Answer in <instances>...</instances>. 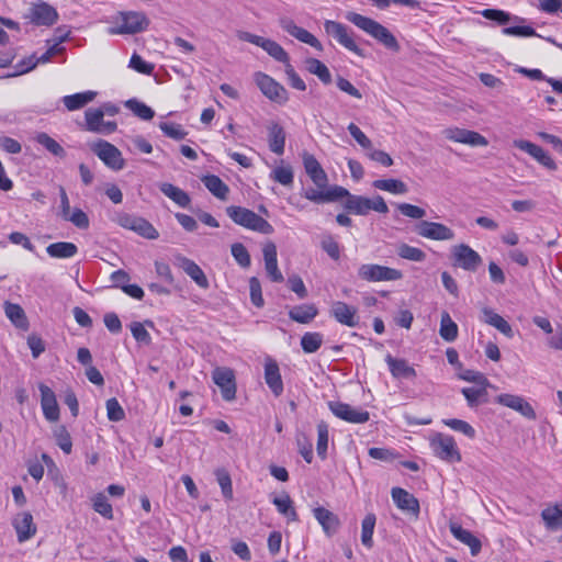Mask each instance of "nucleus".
<instances>
[{
    "instance_id": "nucleus-48",
    "label": "nucleus",
    "mask_w": 562,
    "mask_h": 562,
    "mask_svg": "<svg viewBox=\"0 0 562 562\" xmlns=\"http://www.w3.org/2000/svg\"><path fill=\"white\" fill-rule=\"evenodd\" d=\"M92 508L102 517L113 519V508L103 493H98L92 497Z\"/></svg>"
},
{
    "instance_id": "nucleus-12",
    "label": "nucleus",
    "mask_w": 562,
    "mask_h": 562,
    "mask_svg": "<svg viewBox=\"0 0 562 562\" xmlns=\"http://www.w3.org/2000/svg\"><path fill=\"white\" fill-rule=\"evenodd\" d=\"M442 134L449 140L469 145L471 147H486L488 145L487 138L475 131L460 127H448L442 131Z\"/></svg>"
},
{
    "instance_id": "nucleus-4",
    "label": "nucleus",
    "mask_w": 562,
    "mask_h": 562,
    "mask_svg": "<svg viewBox=\"0 0 562 562\" xmlns=\"http://www.w3.org/2000/svg\"><path fill=\"white\" fill-rule=\"evenodd\" d=\"M429 446L434 456L445 462L457 463L462 460L461 452L452 436L435 432L429 438Z\"/></svg>"
},
{
    "instance_id": "nucleus-56",
    "label": "nucleus",
    "mask_w": 562,
    "mask_h": 562,
    "mask_svg": "<svg viewBox=\"0 0 562 562\" xmlns=\"http://www.w3.org/2000/svg\"><path fill=\"white\" fill-rule=\"evenodd\" d=\"M133 232L137 233L139 236L147 239H157L159 237L158 231L149 223L147 220L143 217H138L136 224L134 226Z\"/></svg>"
},
{
    "instance_id": "nucleus-42",
    "label": "nucleus",
    "mask_w": 562,
    "mask_h": 562,
    "mask_svg": "<svg viewBox=\"0 0 562 562\" xmlns=\"http://www.w3.org/2000/svg\"><path fill=\"white\" fill-rule=\"evenodd\" d=\"M273 505L277 507L278 512L283 515L290 521L297 520V514L295 508L293 507V502L288 494H283L281 496L274 497L272 499Z\"/></svg>"
},
{
    "instance_id": "nucleus-15",
    "label": "nucleus",
    "mask_w": 562,
    "mask_h": 562,
    "mask_svg": "<svg viewBox=\"0 0 562 562\" xmlns=\"http://www.w3.org/2000/svg\"><path fill=\"white\" fill-rule=\"evenodd\" d=\"M280 27L297 41L307 44L318 52L323 50L322 43L307 30L296 25L293 19L289 16H281L279 20Z\"/></svg>"
},
{
    "instance_id": "nucleus-16",
    "label": "nucleus",
    "mask_w": 562,
    "mask_h": 562,
    "mask_svg": "<svg viewBox=\"0 0 562 562\" xmlns=\"http://www.w3.org/2000/svg\"><path fill=\"white\" fill-rule=\"evenodd\" d=\"M454 265L467 271H475L482 263V257L467 244H460L452 248Z\"/></svg>"
},
{
    "instance_id": "nucleus-57",
    "label": "nucleus",
    "mask_w": 562,
    "mask_h": 562,
    "mask_svg": "<svg viewBox=\"0 0 562 562\" xmlns=\"http://www.w3.org/2000/svg\"><path fill=\"white\" fill-rule=\"evenodd\" d=\"M54 437L57 446L66 453L69 454L72 450V441L70 434L65 426H58L54 430Z\"/></svg>"
},
{
    "instance_id": "nucleus-3",
    "label": "nucleus",
    "mask_w": 562,
    "mask_h": 562,
    "mask_svg": "<svg viewBox=\"0 0 562 562\" xmlns=\"http://www.w3.org/2000/svg\"><path fill=\"white\" fill-rule=\"evenodd\" d=\"M148 25L149 20L143 12H120L115 18V25L109 27L108 33L111 35L135 34L145 31Z\"/></svg>"
},
{
    "instance_id": "nucleus-22",
    "label": "nucleus",
    "mask_w": 562,
    "mask_h": 562,
    "mask_svg": "<svg viewBox=\"0 0 562 562\" xmlns=\"http://www.w3.org/2000/svg\"><path fill=\"white\" fill-rule=\"evenodd\" d=\"M175 265L182 269L200 288L209 289L210 283L205 273L193 260L182 255H176Z\"/></svg>"
},
{
    "instance_id": "nucleus-33",
    "label": "nucleus",
    "mask_w": 562,
    "mask_h": 562,
    "mask_svg": "<svg viewBox=\"0 0 562 562\" xmlns=\"http://www.w3.org/2000/svg\"><path fill=\"white\" fill-rule=\"evenodd\" d=\"M269 149L277 154L283 155L285 146L284 128L278 123H271L268 127Z\"/></svg>"
},
{
    "instance_id": "nucleus-24",
    "label": "nucleus",
    "mask_w": 562,
    "mask_h": 562,
    "mask_svg": "<svg viewBox=\"0 0 562 562\" xmlns=\"http://www.w3.org/2000/svg\"><path fill=\"white\" fill-rule=\"evenodd\" d=\"M12 525L16 531L18 541L20 543L27 541L36 533V526L33 521V516L29 512L18 514Z\"/></svg>"
},
{
    "instance_id": "nucleus-34",
    "label": "nucleus",
    "mask_w": 562,
    "mask_h": 562,
    "mask_svg": "<svg viewBox=\"0 0 562 562\" xmlns=\"http://www.w3.org/2000/svg\"><path fill=\"white\" fill-rule=\"evenodd\" d=\"M97 97V92L92 90L68 94L63 97V103L68 111H77L92 102Z\"/></svg>"
},
{
    "instance_id": "nucleus-62",
    "label": "nucleus",
    "mask_w": 562,
    "mask_h": 562,
    "mask_svg": "<svg viewBox=\"0 0 562 562\" xmlns=\"http://www.w3.org/2000/svg\"><path fill=\"white\" fill-rule=\"evenodd\" d=\"M486 387L487 386L462 389L461 392L464 395L470 407L476 406L480 403L481 397L486 395Z\"/></svg>"
},
{
    "instance_id": "nucleus-10",
    "label": "nucleus",
    "mask_w": 562,
    "mask_h": 562,
    "mask_svg": "<svg viewBox=\"0 0 562 562\" xmlns=\"http://www.w3.org/2000/svg\"><path fill=\"white\" fill-rule=\"evenodd\" d=\"M358 276L368 282L397 281L403 278L401 270L374 263L361 265Z\"/></svg>"
},
{
    "instance_id": "nucleus-7",
    "label": "nucleus",
    "mask_w": 562,
    "mask_h": 562,
    "mask_svg": "<svg viewBox=\"0 0 562 562\" xmlns=\"http://www.w3.org/2000/svg\"><path fill=\"white\" fill-rule=\"evenodd\" d=\"M254 80L262 94L272 102L284 104L289 100L285 88L267 74L256 72Z\"/></svg>"
},
{
    "instance_id": "nucleus-13",
    "label": "nucleus",
    "mask_w": 562,
    "mask_h": 562,
    "mask_svg": "<svg viewBox=\"0 0 562 562\" xmlns=\"http://www.w3.org/2000/svg\"><path fill=\"white\" fill-rule=\"evenodd\" d=\"M328 407L336 417L351 424H363L370 418L369 412L339 401L329 402Z\"/></svg>"
},
{
    "instance_id": "nucleus-43",
    "label": "nucleus",
    "mask_w": 562,
    "mask_h": 562,
    "mask_svg": "<svg viewBox=\"0 0 562 562\" xmlns=\"http://www.w3.org/2000/svg\"><path fill=\"white\" fill-rule=\"evenodd\" d=\"M439 334L440 337L448 342L454 341L458 337V325L447 312L441 314Z\"/></svg>"
},
{
    "instance_id": "nucleus-50",
    "label": "nucleus",
    "mask_w": 562,
    "mask_h": 562,
    "mask_svg": "<svg viewBox=\"0 0 562 562\" xmlns=\"http://www.w3.org/2000/svg\"><path fill=\"white\" fill-rule=\"evenodd\" d=\"M270 178L285 187L292 186L294 180L293 170L290 166H279L272 170Z\"/></svg>"
},
{
    "instance_id": "nucleus-55",
    "label": "nucleus",
    "mask_w": 562,
    "mask_h": 562,
    "mask_svg": "<svg viewBox=\"0 0 562 562\" xmlns=\"http://www.w3.org/2000/svg\"><path fill=\"white\" fill-rule=\"evenodd\" d=\"M159 128L162 133L175 140L184 139L188 135V132L182 127V125L172 122H161L159 124Z\"/></svg>"
},
{
    "instance_id": "nucleus-11",
    "label": "nucleus",
    "mask_w": 562,
    "mask_h": 562,
    "mask_svg": "<svg viewBox=\"0 0 562 562\" xmlns=\"http://www.w3.org/2000/svg\"><path fill=\"white\" fill-rule=\"evenodd\" d=\"M324 30L346 49L359 56H363V50L357 45L345 24L331 20H326L324 22Z\"/></svg>"
},
{
    "instance_id": "nucleus-49",
    "label": "nucleus",
    "mask_w": 562,
    "mask_h": 562,
    "mask_svg": "<svg viewBox=\"0 0 562 562\" xmlns=\"http://www.w3.org/2000/svg\"><path fill=\"white\" fill-rule=\"evenodd\" d=\"M323 344V335L321 333H305L301 338V347L304 352H316Z\"/></svg>"
},
{
    "instance_id": "nucleus-37",
    "label": "nucleus",
    "mask_w": 562,
    "mask_h": 562,
    "mask_svg": "<svg viewBox=\"0 0 562 562\" xmlns=\"http://www.w3.org/2000/svg\"><path fill=\"white\" fill-rule=\"evenodd\" d=\"M46 252L52 258L68 259L77 255L78 247L70 241H58L48 245Z\"/></svg>"
},
{
    "instance_id": "nucleus-14",
    "label": "nucleus",
    "mask_w": 562,
    "mask_h": 562,
    "mask_svg": "<svg viewBox=\"0 0 562 562\" xmlns=\"http://www.w3.org/2000/svg\"><path fill=\"white\" fill-rule=\"evenodd\" d=\"M85 130L91 133L109 135L116 131L117 124L114 121H104L102 111L90 108L85 112Z\"/></svg>"
},
{
    "instance_id": "nucleus-64",
    "label": "nucleus",
    "mask_w": 562,
    "mask_h": 562,
    "mask_svg": "<svg viewBox=\"0 0 562 562\" xmlns=\"http://www.w3.org/2000/svg\"><path fill=\"white\" fill-rule=\"evenodd\" d=\"M322 248L323 250L334 260H338L340 257V248L338 243L334 239L333 236L326 235L322 239Z\"/></svg>"
},
{
    "instance_id": "nucleus-51",
    "label": "nucleus",
    "mask_w": 562,
    "mask_h": 562,
    "mask_svg": "<svg viewBox=\"0 0 562 562\" xmlns=\"http://www.w3.org/2000/svg\"><path fill=\"white\" fill-rule=\"evenodd\" d=\"M126 108L130 109L136 116L144 121H149L154 117L155 112L151 108L143 102L135 99L127 100L125 103Z\"/></svg>"
},
{
    "instance_id": "nucleus-1",
    "label": "nucleus",
    "mask_w": 562,
    "mask_h": 562,
    "mask_svg": "<svg viewBox=\"0 0 562 562\" xmlns=\"http://www.w3.org/2000/svg\"><path fill=\"white\" fill-rule=\"evenodd\" d=\"M346 19L355 24L357 27L375 38L386 48L397 52L400 49V45L395 36L381 23L375 20L364 16L362 14L356 12H349L346 15Z\"/></svg>"
},
{
    "instance_id": "nucleus-18",
    "label": "nucleus",
    "mask_w": 562,
    "mask_h": 562,
    "mask_svg": "<svg viewBox=\"0 0 562 562\" xmlns=\"http://www.w3.org/2000/svg\"><path fill=\"white\" fill-rule=\"evenodd\" d=\"M514 147L527 153L533 159H536L540 165L549 170H557L558 165L553 160V158L539 145H536L529 140L525 139H514Z\"/></svg>"
},
{
    "instance_id": "nucleus-36",
    "label": "nucleus",
    "mask_w": 562,
    "mask_h": 562,
    "mask_svg": "<svg viewBox=\"0 0 562 562\" xmlns=\"http://www.w3.org/2000/svg\"><path fill=\"white\" fill-rule=\"evenodd\" d=\"M541 518L548 530L562 529V504L546 507L541 512Z\"/></svg>"
},
{
    "instance_id": "nucleus-28",
    "label": "nucleus",
    "mask_w": 562,
    "mask_h": 562,
    "mask_svg": "<svg viewBox=\"0 0 562 562\" xmlns=\"http://www.w3.org/2000/svg\"><path fill=\"white\" fill-rule=\"evenodd\" d=\"M304 168L316 187L323 189L327 184V175L317 161V159L310 154L303 157Z\"/></svg>"
},
{
    "instance_id": "nucleus-44",
    "label": "nucleus",
    "mask_w": 562,
    "mask_h": 562,
    "mask_svg": "<svg viewBox=\"0 0 562 562\" xmlns=\"http://www.w3.org/2000/svg\"><path fill=\"white\" fill-rule=\"evenodd\" d=\"M306 69L318 77V79L328 85L331 81V75L327 66L316 58H307L305 60Z\"/></svg>"
},
{
    "instance_id": "nucleus-32",
    "label": "nucleus",
    "mask_w": 562,
    "mask_h": 562,
    "mask_svg": "<svg viewBox=\"0 0 562 562\" xmlns=\"http://www.w3.org/2000/svg\"><path fill=\"white\" fill-rule=\"evenodd\" d=\"M313 514L326 535L331 536L337 531L339 519L334 513L324 507H316Z\"/></svg>"
},
{
    "instance_id": "nucleus-19",
    "label": "nucleus",
    "mask_w": 562,
    "mask_h": 562,
    "mask_svg": "<svg viewBox=\"0 0 562 562\" xmlns=\"http://www.w3.org/2000/svg\"><path fill=\"white\" fill-rule=\"evenodd\" d=\"M41 407L44 417L52 423L59 419V406L54 391L44 383H40Z\"/></svg>"
},
{
    "instance_id": "nucleus-39",
    "label": "nucleus",
    "mask_w": 562,
    "mask_h": 562,
    "mask_svg": "<svg viewBox=\"0 0 562 562\" xmlns=\"http://www.w3.org/2000/svg\"><path fill=\"white\" fill-rule=\"evenodd\" d=\"M317 314L318 310L314 304L296 305L289 311V317L300 324L311 323Z\"/></svg>"
},
{
    "instance_id": "nucleus-46",
    "label": "nucleus",
    "mask_w": 562,
    "mask_h": 562,
    "mask_svg": "<svg viewBox=\"0 0 562 562\" xmlns=\"http://www.w3.org/2000/svg\"><path fill=\"white\" fill-rule=\"evenodd\" d=\"M375 515L374 514H368L361 525V542L367 548H372L373 546V531L375 527Z\"/></svg>"
},
{
    "instance_id": "nucleus-52",
    "label": "nucleus",
    "mask_w": 562,
    "mask_h": 562,
    "mask_svg": "<svg viewBox=\"0 0 562 562\" xmlns=\"http://www.w3.org/2000/svg\"><path fill=\"white\" fill-rule=\"evenodd\" d=\"M328 448V426L325 422L317 425V445L316 450L321 459H326Z\"/></svg>"
},
{
    "instance_id": "nucleus-8",
    "label": "nucleus",
    "mask_w": 562,
    "mask_h": 562,
    "mask_svg": "<svg viewBox=\"0 0 562 562\" xmlns=\"http://www.w3.org/2000/svg\"><path fill=\"white\" fill-rule=\"evenodd\" d=\"M414 231L418 236L436 241H450L456 237L452 228L439 222L419 221Z\"/></svg>"
},
{
    "instance_id": "nucleus-35",
    "label": "nucleus",
    "mask_w": 562,
    "mask_h": 562,
    "mask_svg": "<svg viewBox=\"0 0 562 562\" xmlns=\"http://www.w3.org/2000/svg\"><path fill=\"white\" fill-rule=\"evenodd\" d=\"M159 190L180 207L186 209L191 203L190 195L184 190L173 186L172 183L162 182L159 184Z\"/></svg>"
},
{
    "instance_id": "nucleus-20",
    "label": "nucleus",
    "mask_w": 562,
    "mask_h": 562,
    "mask_svg": "<svg viewBox=\"0 0 562 562\" xmlns=\"http://www.w3.org/2000/svg\"><path fill=\"white\" fill-rule=\"evenodd\" d=\"M265 381L272 392V394L279 397L284 390L282 376L280 373L279 364L271 357L265 359Z\"/></svg>"
},
{
    "instance_id": "nucleus-5",
    "label": "nucleus",
    "mask_w": 562,
    "mask_h": 562,
    "mask_svg": "<svg viewBox=\"0 0 562 562\" xmlns=\"http://www.w3.org/2000/svg\"><path fill=\"white\" fill-rule=\"evenodd\" d=\"M344 207L355 215H368L370 211L381 214L389 212V206L381 195H375L372 199L362 195H350L344 203Z\"/></svg>"
},
{
    "instance_id": "nucleus-63",
    "label": "nucleus",
    "mask_w": 562,
    "mask_h": 562,
    "mask_svg": "<svg viewBox=\"0 0 562 562\" xmlns=\"http://www.w3.org/2000/svg\"><path fill=\"white\" fill-rule=\"evenodd\" d=\"M131 331L135 340L143 345H149L151 342V337L148 330L145 328V325L139 322H134L131 324Z\"/></svg>"
},
{
    "instance_id": "nucleus-2",
    "label": "nucleus",
    "mask_w": 562,
    "mask_h": 562,
    "mask_svg": "<svg viewBox=\"0 0 562 562\" xmlns=\"http://www.w3.org/2000/svg\"><path fill=\"white\" fill-rule=\"evenodd\" d=\"M228 217L237 225L247 229L270 235L274 232L273 226L254 211L241 206H228L226 209Z\"/></svg>"
},
{
    "instance_id": "nucleus-21",
    "label": "nucleus",
    "mask_w": 562,
    "mask_h": 562,
    "mask_svg": "<svg viewBox=\"0 0 562 562\" xmlns=\"http://www.w3.org/2000/svg\"><path fill=\"white\" fill-rule=\"evenodd\" d=\"M495 402L518 412L529 419L536 418L535 409L522 396L505 393L497 395Z\"/></svg>"
},
{
    "instance_id": "nucleus-59",
    "label": "nucleus",
    "mask_w": 562,
    "mask_h": 562,
    "mask_svg": "<svg viewBox=\"0 0 562 562\" xmlns=\"http://www.w3.org/2000/svg\"><path fill=\"white\" fill-rule=\"evenodd\" d=\"M231 252L236 262L243 267L248 268L251 263L250 255L247 248L241 243H235L231 247Z\"/></svg>"
},
{
    "instance_id": "nucleus-60",
    "label": "nucleus",
    "mask_w": 562,
    "mask_h": 562,
    "mask_svg": "<svg viewBox=\"0 0 562 562\" xmlns=\"http://www.w3.org/2000/svg\"><path fill=\"white\" fill-rule=\"evenodd\" d=\"M396 207L402 215L413 220L423 221V218L426 216V211L423 207L411 203H398Z\"/></svg>"
},
{
    "instance_id": "nucleus-25",
    "label": "nucleus",
    "mask_w": 562,
    "mask_h": 562,
    "mask_svg": "<svg viewBox=\"0 0 562 562\" xmlns=\"http://www.w3.org/2000/svg\"><path fill=\"white\" fill-rule=\"evenodd\" d=\"M262 254L268 277L273 282H282L284 278L278 268V254L276 245L272 241L267 243L263 246Z\"/></svg>"
},
{
    "instance_id": "nucleus-40",
    "label": "nucleus",
    "mask_w": 562,
    "mask_h": 562,
    "mask_svg": "<svg viewBox=\"0 0 562 562\" xmlns=\"http://www.w3.org/2000/svg\"><path fill=\"white\" fill-rule=\"evenodd\" d=\"M4 313L15 327L23 330H26L29 328L26 315L19 304L5 302Z\"/></svg>"
},
{
    "instance_id": "nucleus-29",
    "label": "nucleus",
    "mask_w": 562,
    "mask_h": 562,
    "mask_svg": "<svg viewBox=\"0 0 562 562\" xmlns=\"http://www.w3.org/2000/svg\"><path fill=\"white\" fill-rule=\"evenodd\" d=\"M385 362L395 379H414L417 375L416 370L405 359L394 358L389 353Z\"/></svg>"
},
{
    "instance_id": "nucleus-47",
    "label": "nucleus",
    "mask_w": 562,
    "mask_h": 562,
    "mask_svg": "<svg viewBox=\"0 0 562 562\" xmlns=\"http://www.w3.org/2000/svg\"><path fill=\"white\" fill-rule=\"evenodd\" d=\"M480 14L487 20L495 21L499 25H505L512 20L519 22L524 21L519 16L512 18L508 12L498 9H484L480 12Z\"/></svg>"
},
{
    "instance_id": "nucleus-45",
    "label": "nucleus",
    "mask_w": 562,
    "mask_h": 562,
    "mask_svg": "<svg viewBox=\"0 0 562 562\" xmlns=\"http://www.w3.org/2000/svg\"><path fill=\"white\" fill-rule=\"evenodd\" d=\"M35 140L40 145H42L46 150H48L50 154H53L54 156H57V157H60V158L66 156L65 149L60 146L59 143H57L48 134H46V133H38L35 136Z\"/></svg>"
},
{
    "instance_id": "nucleus-53",
    "label": "nucleus",
    "mask_w": 562,
    "mask_h": 562,
    "mask_svg": "<svg viewBox=\"0 0 562 562\" xmlns=\"http://www.w3.org/2000/svg\"><path fill=\"white\" fill-rule=\"evenodd\" d=\"M397 255L403 259L415 262L424 261L426 258V254L422 249L407 244H402L398 246Z\"/></svg>"
},
{
    "instance_id": "nucleus-54",
    "label": "nucleus",
    "mask_w": 562,
    "mask_h": 562,
    "mask_svg": "<svg viewBox=\"0 0 562 562\" xmlns=\"http://www.w3.org/2000/svg\"><path fill=\"white\" fill-rule=\"evenodd\" d=\"M442 423L454 431L461 432L470 439L475 437V429L465 420L457 418L442 419Z\"/></svg>"
},
{
    "instance_id": "nucleus-27",
    "label": "nucleus",
    "mask_w": 562,
    "mask_h": 562,
    "mask_svg": "<svg viewBox=\"0 0 562 562\" xmlns=\"http://www.w3.org/2000/svg\"><path fill=\"white\" fill-rule=\"evenodd\" d=\"M391 494L394 503L400 509L411 513L414 516L418 515L419 503L414 495L401 487H393Z\"/></svg>"
},
{
    "instance_id": "nucleus-26",
    "label": "nucleus",
    "mask_w": 562,
    "mask_h": 562,
    "mask_svg": "<svg viewBox=\"0 0 562 562\" xmlns=\"http://www.w3.org/2000/svg\"><path fill=\"white\" fill-rule=\"evenodd\" d=\"M330 315L340 324L348 327L358 325L357 308L345 302H334L330 308Z\"/></svg>"
},
{
    "instance_id": "nucleus-41",
    "label": "nucleus",
    "mask_w": 562,
    "mask_h": 562,
    "mask_svg": "<svg viewBox=\"0 0 562 562\" xmlns=\"http://www.w3.org/2000/svg\"><path fill=\"white\" fill-rule=\"evenodd\" d=\"M373 188L390 192L392 194H406L408 187L398 179H379L373 181Z\"/></svg>"
},
{
    "instance_id": "nucleus-17",
    "label": "nucleus",
    "mask_w": 562,
    "mask_h": 562,
    "mask_svg": "<svg viewBox=\"0 0 562 562\" xmlns=\"http://www.w3.org/2000/svg\"><path fill=\"white\" fill-rule=\"evenodd\" d=\"M214 383L221 389L225 401H232L236 395V383L234 371L229 368L217 367L212 373Z\"/></svg>"
},
{
    "instance_id": "nucleus-58",
    "label": "nucleus",
    "mask_w": 562,
    "mask_h": 562,
    "mask_svg": "<svg viewBox=\"0 0 562 562\" xmlns=\"http://www.w3.org/2000/svg\"><path fill=\"white\" fill-rule=\"evenodd\" d=\"M215 476L218 485L221 486L223 496L231 501L233 498V486L229 473L225 469H217Z\"/></svg>"
},
{
    "instance_id": "nucleus-61",
    "label": "nucleus",
    "mask_w": 562,
    "mask_h": 562,
    "mask_svg": "<svg viewBox=\"0 0 562 562\" xmlns=\"http://www.w3.org/2000/svg\"><path fill=\"white\" fill-rule=\"evenodd\" d=\"M105 406H106L108 418L111 422H120V420L124 419L125 412L115 397L109 398L106 401Z\"/></svg>"
},
{
    "instance_id": "nucleus-6",
    "label": "nucleus",
    "mask_w": 562,
    "mask_h": 562,
    "mask_svg": "<svg viewBox=\"0 0 562 562\" xmlns=\"http://www.w3.org/2000/svg\"><path fill=\"white\" fill-rule=\"evenodd\" d=\"M237 37L243 42H248L261 47L265 52H267L269 56H271L277 61L283 63L285 65L290 63V57L286 50L273 40L266 38L246 31H238Z\"/></svg>"
},
{
    "instance_id": "nucleus-30",
    "label": "nucleus",
    "mask_w": 562,
    "mask_h": 562,
    "mask_svg": "<svg viewBox=\"0 0 562 562\" xmlns=\"http://www.w3.org/2000/svg\"><path fill=\"white\" fill-rule=\"evenodd\" d=\"M450 531L456 539L470 548L472 555L475 557L480 553L481 541L470 530L462 528L460 525L451 524Z\"/></svg>"
},
{
    "instance_id": "nucleus-9",
    "label": "nucleus",
    "mask_w": 562,
    "mask_h": 562,
    "mask_svg": "<svg viewBox=\"0 0 562 562\" xmlns=\"http://www.w3.org/2000/svg\"><path fill=\"white\" fill-rule=\"evenodd\" d=\"M92 151L110 169L114 171L122 170L125 166V159L122 153L113 144L106 140H98L91 146Z\"/></svg>"
},
{
    "instance_id": "nucleus-23",
    "label": "nucleus",
    "mask_w": 562,
    "mask_h": 562,
    "mask_svg": "<svg viewBox=\"0 0 562 562\" xmlns=\"http://www.w3.org/2000/svg\"><path fill=\"white\" fill-rule=\"evenodd\" d=\"M30 19L36 25L50 26L57 21L58 13L54 7L40 1L32 5L30 10Z\"/></svg>"
},
{
    "instance_id": "nucleus-38",
    "label": "nucleus",
    "mask_w": 562,
    "mask_h": 562,
    "mask_svg": "<svg viewBox=\"0 0 562 562\" xmlns=\"http://www.w3.org/2000/svg\"><path fill=\"white\" fill-rule=\"evenodd\" d=\"M201 181L214 196L220 200L227 199L229 188L218 176L206 175L201 178Z\"/></svg>"
},
{
    "instance_id": "nucleus-31",
    "label": "nucleus",
    "mask_w": 562,
    "mask_h": 562,
    "mask_svg": "<svg viewBox=\"0 0 562 562\" xmlns=\"http://www.w3.org/2000/svg\"><path fill=\"white\" fill-rule=\"evenodd\" d=\"M482 321L490 326H493L508 338L514 336V331L509 323L490 307L482 308Z\"/></svg>"
}]
</instances>
